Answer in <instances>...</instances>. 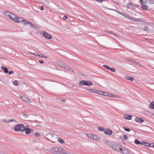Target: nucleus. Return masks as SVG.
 <instances>
[{
  "instance_id": "34",
  "label": "nucleus",
  "mask_w": 154,
  "mask_h": 154,
  "mask_svg": "<svg viewBox=\"0 0 154 154\" xmlns=\"http://www.w3.org/2000/svg\"><path fill=\"white\" fill-rule=\"evenodd\" d=\"M141 8L144 10H146L147 9V6L143 5L141 6Z\"/></svg>"
},
{
  "instance_id": "54",
  "label": "nucleus",
  "mask_w": 154,
  "mask_h": 154,
  "mask_svg": "<svg viewBox=\"0 0 154 154\" xmlns=\"http://www.w3.org/2000/svg\"><path fill=\"white\" fill-rule=\"evenodd\" d=\"M40 9L42 11L44 10V8L43 6H41L40 7Z\"/></svg>"
},
{
  "instance_id": "35",
  "label": "nucleus",
  "mask_w": 154,
  "mask_h": 154,
  "mask_svg": "<svg viewBox=\"0 0 154 154\" xmlns=\"http://www.w3.org/2000/svg\"><path fill=\"white\" fill-rule=\"evenodd\" d=\"M2 120L4 121V122L7 123H9V120H7L6 119H4Z\"/></svg>"
},
{
  "instance_id": "21",
  "label": "nucleus",
  "mask_w": 154,
  "mask_h": 154,
  "mask_svg": "<svg viewBox=\"0 0 154 154\" xmlns=\"http://www.w3.org/2000/svg\"><path fill=\"white\" fill-rule=\"evenodd\" d=\"M134 21H137L140 22H142L143 20L141 18H134Z\"/></svg>"
},
{
  "instance_id": "17",
  "label": "nucleus",
  "mask_w": 154,
  "mask_h": 154,
  "mask_svg": "<svg viewBox=\"0 0 154 154\" xmlns=\"http://www.w3.org/2000/svg\"><path fill=\"white\" fill-rule=\"evenodd\" d=\"M149 108L151 109H154V102L152 101L149 104Z\"/></svg>"
},
{
  "instance_id": "18",
  "label": "nucleus",
  "mask_w": 154,
  "mask_h": 154,
  "mask_svg": "<svg viewBox=\"0 0 154 154\" xmlns=\"http://www.w3.org/2000/svg\"><path fill=\"white\" fill-rule=\"evenodd\" d=\"M1 68L2 70L4 71L5 73H7L8 72V69L6 67L2 66Z\"/></svg>"
},
{
  "instance_id": "61",
  "label": "nucleus",
  "mask_w": 154,
  "mask_h": 154,
  "mask_svg": "<svg viewBox=\"0 0 154 154\" xmlns=\"http://www.w3.org/2000/svg\"><path fill=\"white\" fill-rule=\"evenodd\" d=\"M141 3V4H142V6H143V5H144V4H145V3L144 2H142Z\"/></svg>"
},
{
  "instance_id": "51",
  "label": "nucleus",
  "mask_w": 154,
  "mask_h": 154,
  "mask_svg": "<svg viewBox=\"0 0 154 154\" xmlns=\"http://www.w3.org/2000/svg\"><path fill=\"white\" fill-rule=\"evenodd\" d=\"M59 152H60L61 151H65V149H61V148H59Z\"/></svg>"
},
{
  "instance_id": "57",
  "label": "nucleus",
  "mask_w": 154,
  "mask_h": 154,
  "mask_svg": "<svg viewBox=\"0 0 154 154\" xmlns=\"http://www.w3.org/2000/svg\"><path fill=\"white\" fill-rule=\"evenodd\" d=\"M38 56H39V57H43V56H44V55L43 54H39V55H38Z\"/></svg>"
},
{
  "instance_id": "7",
  "label": "nucleus",
  "mask_w": 154,
  "mask_h": 154,
  "mask_svg": "<svg viewBox=\"0 0 154 154\" xmlns=\"http://www.w3.org/2000/svg\"><path fill=\"white\" fill-rule=\"evenodd\" d=\"M20 98L25 102L28 103H30L31 101L29 98L26 97L25 96H20Z\"/></svg>"
},
{
  "instance_id": "43",
  "label": "nucleus",
  "mask_w": 154,
  "mask_h": 154,
  "mask_svg": "<svg viewBox=\"0 0 154 154\" xmlns=\"http://www.w3.org/2000/svg\"><path fill=\"white\" fill-rule=\"evenodd\" d=\"M23 117L25 119L26 118L28 117V116L27 115V114H23Z\"/></svg>"
},
{
  "instance_id": "20",
  "label": "nucleus",
  "mask_w": 154,
  "mask_h": 154,
  "mask_svg": "<svg viewBox=\"0 0 154 154\" xmlns=\"http://www.w3.org/2000/svg\"><path fill=\"white\" fill-rule=\"evenodd\" d=\"M126 79L128 80H131V81H133L134 80V79L133 77H129L128 76H126L125 77Z\"/></svg>"
},
{
  "instance_id": "60",
  "label": "nucleus",
  "mask_w": 154,
  "mask_h": 154,
  "mask_svg": "<svg viewBox=\"0 0 154 154\" xmlns=\"http://www.w3.org/2000/svg\"><path fill=\"white\" fill-rule=\"evenodd\" d=\"M103 0H96V1L99 2H102Z\"/></svg>"
},
{
  "instance_id": "25",
  "label": "nucleus",
  "mask_w": 154,
  "mask_h": 154,
  "mask_svg": "<svg viewBox=\"0 0 154 154\" xmlns=\"http://www.w3.org/2000/svg\"><path fill=\"white\" fill-rule=\"evenodd\" d=\"M144 146H146V147H149L150 143L148 142H144Z\"/></svg>"
},
{
  "instance_id": "58",
  "label": "nucleus",
  "mask_w": 154,
  "mask_h": 154,
  "mask_svg": "<svg viewBox=\"0 0 154 154\" xmlns=\"http://www.w3.org/2000/svg\"><path fill=\"white\" fill-rule=\"evenodd\" d=\"M11 17H12L11 14H10V15H9V17H8V18H9L12 20V18H11Z\"/></svg>"
},
{
  "instance_id": "45",
  "label": "nucleus",
  "mask_w": 154,
  "mask_h": 154,
  "mask_svg": "<svg viewBox=\"0 0 154 154\" xmlns=\"http://www.w3.org/2000/svg\"><path fill=\"white\" fill-rule=\"evenodd\" d=\"M120 14L122 16L125 17L127 18H128V16L126 15L125 14H124L122 13H121Z\"/></svg>"
},
{
  "instance_id": "5",
  "label": "nucleus",
  "mask_w": 154,
  "mask_h": 154,
  "mask_svg": "<svg viewBox=\"0 0 154 154\" xmlns=\"http://www.w3.org/2000/svg\"><path fill=\"white\" fill-rule=\"evenodd\" d=\"M23 131H25V133L26 134H29L30 133L32 132L33 131V130L31 128L25 127L23 128Z\"/></svg>"
},
{
  "instance_id": "6",
  "label": "nucleus",
  "mask_w": 154,
  "mask_h": 154,
  "mask_svg": "<svg viewBox=\"0 0 154 154\" xmlns=\"http://www.w3.org/2000/svg\"><path fill=\"white\" fill-rule=\"evenodd\" d=\"M57 64L61 67L64 68L65 69H67L68 68V66H66V64L61 62H59L57 63Z\"/></svg>"
},
{
  "instance_id": "27",
  "label": "nucleus",
  "mask_w": 154,
  "mask_h": 154,
  "mask_svg": "<svg viewBox=\"0 0 154 154\" xmlns=\"http://www.w3.org/2000/svg\"><path fill=\"white\" fill-rule=\"evenodd\" d=\"M58 141L61 143H64V141L62 139L59 138L58 139Z\"/></svg>"
},
{
  "instance_id": "31",
  "label": "nucleus",
  "mask_w": 154,
  "mask_h": 154,
  "mask_svg": "<svg viewBox=\"0 0 154 154\" xmlns=\"http://www.w3.org/2000/svg\"><path fill=\"white\" fill-rule=\"evenodd\" d=\"M128 139V137L126 135H124L123 136L122 139L123 140H126Z\"/></svg>"
},
{
  "instance_id": "12",
  "label": "nucleus",
  "mask_w": 154,
  "mask_h": 154,
  "mask_svg": "<svg viewBox=\"0 0 154 154\" xmlns=\"http://www.w3.org/2000/svg\"><path fill=\"white\" fill-rule=\"evenodd\" d=\"M23 19L20 17H19L17 16V19L16 20L15 22L17 23H22L23 21Z\"/></svg>"
},
{
  "instance_id": "15",
  "label": "nucleus",
  "mask_w": 154,
  "mask_h": 154,
  "mask_svg": "<svg viewBox=\"0 0 154 154\" xmlns=\"http://www.w3.org/2000/svg\"><path fill=\"white\" fill-rule=\"evenodd\" d=\"M11 14V13L8 11H5L4 13V15L7 18H8L9 15Z\"/></svg>"
},
{
  "instance_id": "4",
  "label": "nucleus",
  "mask_w": 154,
  "mask_h": 154,
  "mask_svg": "<svg viewBox=\"0 0 154 154\" xmlns=\"http://www.w3.org/2000/svg\"><path fill=\"white\" fill-rule=\"evenodd\" d=\"M42 35L45 38L48 39H51L52 38L51 36L45 31L42 32Z\"/></svg>"
},
{
  "instance_id": "50",
  "label": "nucleus",
  "mask_w": 154,
  "mask_h": 154,
  "mask_svg": "<svg viewBox=\"0 0 154 154\" xmlns=\"http://www.w3.org/2000/svg\"><path fill=\"white\" fill-rule=\"evenodd\" d=\"M144 141H142L141 142H140V143L139 144L140 145H143L144 146Z\"/></svg>"
},
{
  "instance_id": "16",
  "label": "nucleus",
  "mask_w": 154,
  "mask_h": 154,
  "mask_svg": "<svg viewBox=\"0 0 154 154\" xmlns=\"http://www.w3.org/2000/svg\"><path fill=\"white\" fill-rule=\"evenodd\" d=\"M132 116L129 115H125L124 118L127 120H131L132 118Z\"/></svg>"
},
{
  "instance_id": "47",
  "label": "nucleus",
  "mask_w": 154,
  "mask_h": 154,
  "mask_svg": "<svg viewBox=\"0 0 154 154\" xmlns=\"http://www.w3.org/2000/svg\"><path fill=\"white\" fill-rule=\"evenodd\" d=\"M113 95L112 94L109 93L108 95V97H113Z\"/></svg>"
},
{
  "instance_id": "1",
  "label": "nucleus",
  "mask_w": 154,
  "mask_h": 154,
  "mask_svg": "<svg viewBox=\"0 0 154 154\" xmlns=\"http://www.w3.org/2000/svg\"><path fill=\"white\" fill-rule=\"evenodd\" d=\"M79 85L82 86L84 85L90 86L92 85V83L91 82L89 81L82 80L78 83Z\"/></svg>"
},
{
  "instance_id": "10",
  "label": "nucleus",
  "mask_w": 154,
  "mask_h": 154,
  "mask_svg": "<svg viewBox=\"0 0 154 154\" xmlns=\"http://www.w3.org/2000/svg\"><path fill=\"white\" fill-rule=\"evenodd\" d=\"M135 121L137 122L140 123H143L144 122V120L142 119L139 118L138 117H136L135 119Z\"/></svg>"
},
{
  "instance_id": "29",
  "label": "nucleus",
  "mask_w": 154,
  "mask_h": 154,
  "mask_svg": "<svg viewBox=\"0 0 154 154\" xmlns=\"http://www.w3.org/2000/svg\"><path fill=\"white\" fill-rule=\"evenodd\" d=\"M52 149L53 150V151H54L57 152V151H59V148L55 147L54 148H52Z\"/></svg>"
},
{
  "instance_id": "63",
  "label": "nucleus",
  "mask_w": 154,
  "mask_h": 154,
  "mask_svg": "<svg viewBox=\"0 0 154 154\" xmlns=\"http://www.w3.org/2000/svg\"><path fill=\"white\" fill-rule=\"evenodd\" d=\"M44 58H48V57H47V56H43V57Z\"/></svg>"
},
{
  "instance_id": "38",
  "label": "nucleus",
  "mask_w": 154,
  "mask_h": 154,
  "mask_svg": "<svg viewBox=\"0 0 154 154\" xmlns=\"http://www.w3.org/2000/svg\"><path fill=\"white\" fill-rule=\"evenodd\" d=\"M87 136L88 138H92L93 134H87Z\"/></svg>"
},
{
  "instance_id": "24",
  "label": "nucleus",
  "mask_w": 154,
  "mask_h": 154,
  "mask_svg": "<svg viewBox=\"0 0 154 154\" xmlns=\"http://www.w3.org/2000/svg\"><path fill=\"white\" fill-rule=\"evenodd\" d=\"M97 94H99L103 95V94H104V92L102 91L97 90Z\"/></svg>"
},
{
  "instance_id": "36",
  "label": "nucleus",
  "mask_w": 154,
  "mask_h": 154,
  "mask_svg": "<svg viewBox=\"0 0 154 154\" xmlns=\"http://www.w3.org/2000/svg\"><path fill=\"white\" fill-rule=\"evenodd\" d=\"M103 66L106 69H107L108 70H109V68H110V67L109 66H107L106 65H103Z\"/></svg>"
},
{
  "instance_id": "39",
  "label": "nucleus",
  "mask_w": 154,
  "mask_h": 154,
  "mask_svg": "<svg viewBox=\"0 0 154 154\" xmlns=\"http://www.w3.org/2000/svg\"><path fill=\"white\" fill-rule=\"evenodd\" d=\"M97 90L96 89H92L91 92L97 94Z\"/></svg>"
},
{
  "instance_id": "14",
  "label": "nucleus",
  "mask_w": 154,
  "mask_h": 154,
  "mask_svg": "<svg viewBox=\"0 0 154 154\" xmlns=\"http://www.w3.org/2000/svg\"><path fill=\"white\" fill-rule=\"evenodd\" d=\"M92 139L94 140L99 141L100 139V138L98 136L93 134Z\"/></svg>"
},
{
  "instance_id": "9",
  "label": "nucleus",
  "mask_w": 154,
  "mask_h": 154,
  "mask_svg": "<svg viewBox=\"0 0 154 154\" xmlns=\"http://www.w3.org/2000/svg\"><path fill=\"white\" fill-rule=\"evenodd\" d=\"M104 133L108 135H111L112 134V131L109 129H106L104 131Z\"/></svg>"
},
{
  "instance_id": "37",
  "label": "nucleus",
  "mask_w": 154,
  "mask_h": 154,
  "mask_svg": "<svg viewBox=\"0 0 154 154\" xmlns=\"http://www.w3.org/2000/svg\"><path fill=\"white\" fill-rule=\"evenodd\" d=\"M109 70H110L112 72H115V69L113 68H110Z\"/></svg>"
},
{
  "instance_id": "26",
  "label": "nucleus",
  "mask_w": 154,
  "mask_h": 154,
  "mask_svg": "<svg viewBox=\"0 0 154 154\" xmlns=\"http://www.w3.org/2000/svg\"><path fill=\"white\" fill-rule=\"evenodd\" d=\"M33 134L35 136L38 137H39L41 135L40 134L38 133L37 132L34 133H33Z\"/></svg>"
},
{
  "instance_id": "11",
  "label": "nucleus",
  "mask_w": 154,
  "mask_h": 154,
  "mask_svg": "<svg viewBox=\"0 0 154 154\" xmlns=\"http://www.w3.org/2000/svg\"><path fill=\"white\" fill-rule=\"evenodd\" d=\"M127 7L128 8H131L132 9H135L134 5L130 2L128 4Z\"/></svg>"
},
{
  "instance_id": "41",
  "label": "nucleus",
  "mask_w": 154,
  "mask_h": 154,
  "mask_svg": "<svg viewBox=\"0 0 154 154\" xmlns=\"http://www.w3.org/2000/svg\"><path fill=\"white\" fill-rule=\"evenodd\" d=\"M68 68H68L67 69H66L68 70L69 71L71 72H73L72 69H71L68 66Z\"/></svg>"
},
{
  "instance_id": "8",
  "label": "nucleus",
  "mask_w": 154,
  "mask_h": 154,
  "mask_svg": "<svg viewBox=\"0 0 154 154\" xmlns=\"http://www.w3.org/2000/svg\"><path fill=\"white\" fill-rule=\"evenodd\" d=\"M22 23L25 25L28 24L30 25V27L31 28H33L34 26V25L31 22H28L24 19H23V21L22 22Z\"/></svg>"
},
{
  "instance_id": "48",
  "label": "nucleus",
  "mask_w": 154,
  "mask_h": 154,
  "mask_svg": "<svg viewBox=\"0 0 154 154\" xmlns=\"http://www.w3.org/2000/svg\"><path fill=\"white\" fill-rule=\"evenodd\" d=\"M150 3L152 4H154V0H150Z\"/></svg>"
},
{
  "instance_id": "19",
  "label": "nucleus",
  "mask_w": 154,
  "mask_h": 154,
  "mask_svg": "<svg viewBox=\"0 0 154 154\" xmlns=\"http://www.w3.org/2000/svg\"><path fill=\"white\" fill-rule=\"evenodd\" d=\"M11 16H12L11 18H12V20L15 22L16 19H17V16H16L15 14H13L12 13H11Z\"/></svg>"
},
{
  "instance_id": "23",
  "label": "nucleus",
  "mask_w": 154,
  "mask_h": 154,
  "mask_svg": "<svg viewBox=\"0 0 154 154\" xmlns=\"http://www.w3.org/2000/svg\"><path fill=\"white\" fill-rule=\"evenodd\" d=\"M123 127L124 129L126 131L129 132L131 131V130L130 129L128 128H127L126 127L123 126Z\"/></svg>"
},
{
  "instance_id": "64",
  "label": "nucleus",
  "mask_w": 154,
  "mask_h": 154,
  "mask_svg": "<svg viewBox=\"0 0 154 154\" xmlns=\"http://www.w3.org/2000/svg\"><path fill=\"white\" fill-rule=\"evenodd\" d=\"M140 1L141 2V3L143 2V0H140Z\"/></svg>"
},
{
  "instance_id": "62",
  "label": "nucleus",
  "mask_w": 154,
  "mask_h": 154,
  "mask_svg": "<svg viewBox=\"0 0 154 154\" xmlns=\"http://www.w3.org/2000/svg\"><path fill=\"white\" fill-rule=\"evenodd\" d=\"M119 138L121 139V140H122V137L121 136H120L119 137Z\"/></svg>"
},
{
  "instance_id": "59",
  "label": "nucleus",
  "mask_w": 154,
  "mask_h": 154,
  "mask_svg": "<svg viewBox=\"0 0 154 154\" xmlns=\"http://www.w3.org/2000/svg\"><path fill=\"white\" fill-rule=\"evenodd\" d=\"M62 101L63 102H65L66 101V100L65 99H62Z\"/></svg>"
},
{
  "instance_id": "2",
  "label": "nucleus",
  "mask_w": 154,
  "mask_h": 154,
  "mask_svg": "<svg viewBox=\"0 0 154 154\" xmlns=\"http://www.w3.org/2000/svg\"><path fill=\"white\" fill-rule=\"evenodd\" d=\"M25 126L23 124H18L16 125L14 127V130L16 131H23V128Z\"/></svg>"
},
{
  "instance_id": "46",
  "label": "nucleus",
  "mask_w": 154,
  "mask_h": 154,
  "mask_svg": "<svg viewBox=\"0 0 154 154\" xmlns=\"http://www.w3.org/2000/svg\"><path fill=\"white\" fill-rule=\"evenodd\" d=\"M98 130L100 131H104L103 128H102L101 127H99L98 128Z\"/></svg>"
},
{
  "instance_id": "42",
  "label": "nucleus",
  "mask_w": 154,
  "mask_h": 154,
  "mask_svg": "<svg viewBox=\"0 0 154 154\" xmlns=\"http://www.w3.org/2000/svg\"><path fill=\"white\" fill-rule=\"evenodd\" d=\"M10 122H17V121L14 119H11L9 121V123Z\"/></svg>"
},
{
  "instance_id": "53",
  "label": "nucleus",
  "mask_w": 154,
  "mask_h": 154,
  "mask_svg": "<svg viewBox=\"0 0 154 154\" xmlns=\"http://www.w3.org/2000/svg\"><path fill=\"white\" fill-rule=\"evenodd\" d=\"M108 32L109 33V34H113L114 35H115V34L114 33H113V32Z\"/></svg>"
},
{
  "instance_id": "32",
  "label": "nucleus",
  "mask_w": 154,
  "mask_h": 154,
  "mask_svg": "<svg viewBox=\"0 0 154 154\" xmlns=\"http://www.w3.org/2000/svg\"><path fill=\"white\" fill-rule=\"evenodd\" d=\"M143 30L144 31L148 32L149 31V29L147 26H145L143 28Z\"/></svg>"
},
{
  "instance_id": "40",
  "label": "nucleus",
  "mask_w": 154,
  "mask_h": 154,
  "mask_svg": "<svg viewBox=\"0 0 154 154\" xmlns=\"http://www.w3.org/2000/svg\"><path fill=\"white\" fill-rule=\"evenodd\" d=\"M149 147L154 148V143H150Z\"/></svg>"
},
{
  "instance_id": "13",
  "label": "nucleus",
  "mask_w": 154,
  "mask_h": 154,
  "mask_svg": "<svg viewBox=\"0 0 154 154\" xmlns=\"http://www.w3.org/2000/svg\"><path fill=\"white\" fill-rule=\"evenodd\" d=\"M120 150L121 151L122 153L123 154H129V153L128 151L125 149L121 148Z\"/></svg>"
},
{
  "instance_id": "52",
  "label": "nucleus",
  "mask_w": 154,
  "mask_h": 154,
  "mask_svg": "<svg viewBox=\"0 0 154 154\" xmlns=\"http://www.w3.org/2000/svg\"><path fill=\"white\" fill-rule=\"evenodd\" d=\"M38 62L41 64H42L44 63V61L42 60H39Z\"/></svg>"
},
{
  "instance_id": "55",
  "label": "nucleus",
  "mask_w": 154,
  "mask_h": 154,
  "mask_svg": "<svg viewBox=\"0 0 154 154\" xmlns=\"http://www.w3.org/2000/svg\"><path fill=\"white\" fill-rule=\"evenodd\" d=\"M67 16H66L65 15L64 16L63 18V19L64 20H65L66 19H67Z\"/></svg>"
},
{
  "instance_id": "30",
  "label": "nucleus",
  "mask_w": 154,
  "mask_h": 154,
  "mask_svg": "<svg viewBox=\"0 0 154 154\" xmlns=\"http://www.w3.org/2000/svg\"><path fill=\"white\" fill-rule=\"evenodd\" d=\"M135 143L137 144H139L140 143V142L137 139H135Z\"/></svg>"
},
{
  "instance_id": "56",
  "label": "nucleus",
  "mask_w": 154,
  "mask_h": 154,
  "mask_svg": "<svg viewBox=\"0 0 154 154\" xmlns=\"http://www.w3.org/2000/svg\"><path fill=\"white\" fill-rule=\"evenodd\" d=\"M85 89L87 90L88 91L91 92V90L92 89H88L86 88H85Z\"/></svg>"
},
{
  "instance_id": "33",
  "label": "nucleus",
  "mask_w": 154,
  "mask_h": 154,
  "mask_svg": "<svg viewBox=\"0 0 154 154\" xmlns=\"http://www.w3.org/2000/svg\"><path fill=\"white\" fill-rule=\"evenodd\" d=\"M55 154H67V153L63 152H58L55 153Z\"/></svg>"
},
{
  "instance_id": "3",
  "label": "nucleus",
  "mask_w": 154,
  "mask_h": 154,
  "mask_svg": "<svg viewBox=\"0 0 154 154\" xmlns=\"http://www.w3.org/2000/svg\"><path fill=\"white\" fill-rule=\"evenodd\" d=\"M120 147L121 146L120 145H118L115 144L112 145L111 147L116 151H119L121 149Z\"/></svg>"
},
{
  "instance_id": "44",
  "label": "nucleus",
  "mask_w": 154,
  "mask_h": 154,
  "mask_svg": "<svg viewBox=\"0 0 154 154\" xmlns=\"http://www.w3.org/2000/svg\"><path fill=\"white\" fill-rule=\"evenodd\" d=\"M108 94L109 93H108L104 92V94H103V95L106 96H108Z\"/></svg>"
},
{
  "instance_id": "22",
  "label": "nucleus",
  "mask_w": 154,
  "mask_h": 154,
  "mask_svg": "<svg viewBox=\"0 0 154 154\" xmlns=\"http://www.w3.org/2000/svg\"><path fill=\"white\" fill-rule=\"evenodd\" d=\"M29 53H30V54H33V55H34L36 56H38V55H39V54H38V53L37 52H35L34 53H32L31 52H29Z\"/></svg>"
},
{
  "instance_id": "49",
  "label": "nucleus",
  "mask_w": 154,
  "mask_h": 154,
  "mask_svg": "<svg viewBox=\"0 0 154 154\" xmlns=\"http://www.w3.org/2000/svg\"><path fill=\"white\" fill-rule=\"evenodd\" d=\"M8 72L9 74H13L14 73V72L13 71H11L9 72Z\"/></svg>"
},
{
  "instance_id": "28",
  "label": "nucleus",
  "mask_w": 154,
  "mask_h": 154,
  "mask_svg": "<svg viewBox=\"0 0 154 154\" xmlns=\"http://www.w3.org/2000/svg\"><path fill=\"white\" fill-rule=\"evenodd\" d=\"M13 84L16 86H17V85H18V82L17 81V80H15V81H14V82H13Z\"/></svg>"
}]
</instances>
